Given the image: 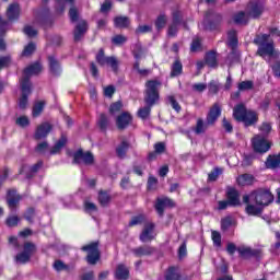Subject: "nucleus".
Masks as SVG:
<instances>
[{
	"label": "nucleus",
	"mask_w": 280,
	"mask_h": 280,
	"mask_svg": "<svg viewBox=\"0 0 280 280\" xmlns=\"http://www.w3.org/2000/svg\"><path fill=\"white\" fill-rule=\"evenodd\" d=\"M40 71H43V66L40 62H35L24 69L22 79L20 80V86L22 91V96L19 101L20 108H25L27 106V97H30L32 93V83L30 82V79L32 75H38Z\"/></svg>",
	"instance_id": "nucleus-1"
},
{
	"label": "nucleus",
	"mask_w": 280,
	"mask_h": 280,
	"mask_svg": "<svg viewBox=\"0 0 280 280\" xmlns=\"http://www.w3.org/2000/svg\"><path fill=\"white\" fill-rule=\"evenodd\" d=\"M270 34H262L256 36V38L254 39L255 45H258V56L267 61H269L270 58H277V56H279V52L277 51V49H275V42L272 40V38H270Z\"/></svg>",
	"instance_id": "nucleus-2"
},
{
	"label": "nucleus",
	"mask_w": 280,
	"mask_h": 280,
	"mask_svg": "<svg viewBox=\"0 0 280 280\" xmlns=\"http://www.w3.org/2000/svg\"><path fill=\"white\" fill-rule=\"evenodd\" d=\"M238 252V256L242 259H250V257H261V249H253L246 246H238L235 243H228L226 253L230 257H233Z\"/></svg>",
	"instance_id": "nucleus-3"
},
{
	"label": "nucleus",
	"mask_w": 280,
	"mask_h": 280,
	"mask_svg": "<svg viewBox=\"0 0 280 280\" xmlns=\"http://www.w3.org/2000/svg\"><path fill=\"white\" fill-rule=\"evenodd\" d=\"M161 81L149 80L145 83L144 102L149 106H154L159 100V89H161Z\"/></svg>",
	"instance_id": "nucleus-4"
},
{
	"label": "nucleus",
	"mask_w": 280,
	"mask_h": 280,
	"mask_svg": "<svg viewBox=\"0 0 280 280\" xmlns=\"http://www.w3.org/2000/svg\"><path fill=\"white\" fill-rule=\"evenodd\" d=\"M83 253H88L85 257L86 264L90 266H96V264L102 259V252L100 250V242H91L88 245L81 247Z\"/></svg>",
	"instance_id": "nucleus-5"
},
{
	"label": "nucleus",
	"mask_w": 280,
	"mask_h": 280,
	"mask_svg": "<svg viewBox=\"0 0 280 280\" xmlns=\"http://www.w3.org/2000/svg\"><path fill=\"white\" fill-rule=\"evenodd\" d=\"M250 196L258 207H269L275 202V195L268 188H258L252 191Z\"/></svg>",
	"instance_id": "nucleus-6"
},
{
	"label": "nucleus",
	"mask_w": 280,
	"mask_h": 280,
	"mask_svg": "<svg viewBox=\"0 0 280 280\" xmlns=\"http://www.w3.org/2000/svg\"><path fill=\"white\" fill-rule=\"evenodd\" d=\"M36 250H38L36 244L32 242H25L23 245V250L14 257L15 262L21 264L22 266L30 264L34 254H36Z\"/></svg>",
	"instance_id": "nucleus-7"
},
{
	"label": "nucleus",
	"mask_w": 280,
	"mask_h": 280,
	"mask_svg": "<svg viewBox=\"0 0 280 280\" xmlns=\"http://www.w3.org/2000/svg\"><path fill=\"white\" fill-rule=\"evenodd\" d=\"M252 145L255 152L266 154V152L272 148V142L261 135H256L254 136V139H252Z\"/></svg>",
	"instance_id": "nucleus-8"
},
{
	"label": "nucleus",
	"mask_w": 280,
	"mask_h": 280,
	"mask_svg": "<svg viewBox=\"0 0 280 280\" xmlns=\"http://www.w3.org/2000/svg\"><path fill=\"white\" fill-rule=\"evenodd\" d=\"M73 163L77 165H93L95 163V156L91 152H84L82 149L72 153Z\"/></svg>",
	"instance_id": "nucleus-9"
},
{
	"label": "nucleus",
	"mask_w": 280,
	"mask_h": 280,
	"mask_svg": "<svg viewBox=\"0 0 280 280\" xmlns=\"http://www.w3.org/2000/svg\"><path fill=\"white\" fill-rule=\"evenodd\" d=\"M245 10L249 19H259L264 14L265 7L259 0H250Z\"/></svg>",
	"instance_id": "nucleus-10"
},
{
	"label": "nucleus",
	"mask_w": 280,
	"mask_h": 280,
	"mask_svg": "<svg viewBox=\"0 0 280 280\" xmlns=\"http://www.w3.org/2000/svg\"><path fill=\"white\" fill-rule=\"evenodd\" d=\"M96 61L98 62V65H101V67H106L107 65V67H110L112 71L115 72H117V69L119 67V61L117 60V58L104 56L103 49H101L96 55Z\"/></svg>",
	"instance_id": "nucleus-11"
},
{
	"label": "nucleus",
	"mask_w": 280,
	"mask_h": 280,
	"mask_svg": "<svg viewBox=\"0 0 280 280\" xmlns=\"http://www.w3.org/2000/svg\"><path fill=\"white\" fill-rule=\"evenodd\" d=\"M156 229V224L149 222L145 223L142 232L139 235V240L140 242H142V244H148V242H153V240H155L156 234H154V230Z\"/></svg>",
	"instance_id": "nucleus-12"
},
{
	"label": "nucleus",
	"mask_w": 280,
	"mask_h": 280,
	"mask_svg": "<svg viewBox=\"0 0 280 280\" xmlns=\"http://www.w3.org/2000/svg\"><path fill=\"white\" fill-rule=\"evenodd\" d=\"M133 257L141 259V257H152L156 253V247L151 245H140L131 249Z\"/></svg>",
	"instance_id": "nucleus-13"
},
{
	"label": "nucleus",
	"mask_w": 280,
	"mask_h": 280,
	"mask_svg": "<svg viewBox=\"0 0 280 280\" xmlns=\"http://www.w3.org/2000/svg\"><path fill=\"white\" fill-rule=\"evenodd\" d=\"M221 22H222V15L220 13L209 11L205 16V21L202 25L205 30H212L213 24L218 25V23H221Z\"/></svg>",
	"instance_id": "nucleus-14"
},
{
	"label": "nucleus",
	"mask_w": 280,
	"mask_h": 280,
	"mask_svg": "<svg viewBox=\"0 0 280 280\" xmlns=\"http://www.w3.org/2000/svg\"><path fill=\"white\" fill-rule=\"evenodd\" d=\"M164 280H191L188 276L180 275L178 272V267L170 266L164 272Z\"/></svg>",
	"instance_id": "nucleus-15"
},
{
	"label": "nucleus",
	"mask_w": 280,
	"mask_h": 280,
	"mask_svg": "<svg viewBox=\"0 0 280 280\" xmlns=\"http://www.w3.org/2000/svg\"><path fill=\"white\" fill-rule=\"evenodd\" d=\"M155 211L160 218H163L165 215V208L166 207H174V200L170 198H158L155 201Z\"/></svg>",
	"instance_id": "nucleus-16"
},
{
	"label": "nucleus",
	"mask_w": 280,
	"mask_h": 280,
	"mask_svg": "<svg viewBox=\"0 0 280 280\" xmlns=\"http://www.w3.org/2000/svg\"><path fill=\"white\" fill-rule=\"evenodd\" d=\"M19 202H21V196L16 195V189H9L7 192V205L9 209L11 211H16Z\"/></svg>",
	"instance_id": "nucleus-17"
},
{
	"label": "nucleus",
	"mask_w": 280,
	"mask_h": 280,
	"mask_svg": "<svg viewBox=\"0 0 280 280\" xmlns=\"http://www.w3.org/2000/svg\"><path fill=\"white\" fill-rule=\"evenodd\" d=\"M225 197L230 203V207H242V201L240 200V190L231 187L226 190Z\"/></svg>",
	"instance_id": "nucleus-18"
},
{
	"label": "nucleus",
	"mask_w": 280,
	"mask_h": 280,
	"mask_svg": "<svg viewBox=\"0 0 280 280\" xmlns=\"http://www.w3.org/2000/svg\"><path fill=\"white\" fill-rule=\"evenodd\" d=\"M220 115H222V107L220 104L214 103L208 113L207 126H213L214 121H218V117H220Z\"/></svg>",
	"instance_id": "nucleus-19"
},
{
	"label": "nucleus",
	"mask_w": 280,
	"mask_h": 280,
	"mask_svg": "<svg viewBox=\"0 0 280 280\" xmlns=\"http://www.w3.org/2000/svg\"><path fill=\"white\" fill-rule=\"evenodd\" d=\"M132 124V116L128 112H124L116 118V126L118 130H126L127 126H130Z\"/></svg>",
	"instance_id": "nucleus-20"
},
{
	"label": "nucleus",
	"mask_w": 280,
	"mask_h": 280,
	"mask_svg": "<svg viewBox=\"0 0 280 280\" xmlns=\"http://www.w3.org/2000/svg\"><path fill=\"white\" fill-rule=\"evenodd\" d=\"M116 280L130 279V269L125 264H118L115 271Z\"/></svg>",
	"instance_id": "nucleus-21"
},
{
	"label": "nucleus",
	"mask_w": 280,
	"mask_h": 280,
	"mask_svg": "<svg viewBox=\"0 0 280 280\" xmlns=\"http://www.w3.org/2000/svg\"><path fill=\"white\" fill-rule=\"evenodd\" d=\"M248 113V110H246V107L244 105H237L234 108V119H236V121H243V124H250V120H248V118H245L246 114Z\"/></svg>",
	"instance_id": "nucleus-22"
},
{
	"label": "nucleus",
	"mask_w": 280,
	"mask_h": 280,
	"mask_svg": "<svg viewBox=\"0 0 280 280\" xmlns=\"http://www.w3.org/2000/svg\"><path fill=\"white\" fill-rule=\"evenodd\" d=\"M51 132V124L44 122L39 125L35 131V139H45Z\"/></svg>",
	"instance_id": "nucleus-23"
},
{
	"label": "nucleus",
	"mask_w": 280,
	"mask_h": 280,
	"mask_svg": "<svg viewBox=\"0 0 280 280\" xmlns=\"http://www.w3.org/2000/svg\"><path fill=\"white\" fill-rule=\"evenodd\" d=\"M233 21L236 23V25H248L250 22V15H248V12L240 11L233 15Z\"/></svg>",
	"instance_id": "nucleus-24"
},
{
	"label": "nucleus",
	"mask_w": 280,
	"mask_h": 280,
	"mask_svg": "<svg viewBox=\"0 0 280 280\" xmlns=\"http://www.w3.org/2000/svg\"><path fill=\"white\" fill-rule=\"evenodd\" d=\"M267 170H279L280 168V154L268 155L265 162Z\"/></svg>",
	"instance_id": "nucleus-25"
},
{
	"label": "nucleus",
	"mask_w": 280,
	"mask_h": 280,
	"mask_svg": "<svg viewBox=\"0 0 280 280\" xmlns=\"http://www.w3.org/2000/svg\"><path fill=\"white\" fill-rule=\"evenodd\" d=\"M65 145H67V136H61V138L54 144V147H51L49 154L51 156L60 154Z\"/></svg>",
	"instance_id": "nucleus-26"
},
{
	"label": "nucleus",
	"mask_w": 280,
	"mask_h": 280,
	"mask_svg": "<svg viewBox=\"0 0 280 280\" xmlns=\"http://www.w3.org/2000/svg\"><path fill=\"white\" fill-rule=\"evenodd\" d=\"M21 14V8L19 4L13 3L7 9V16L9 21H16Z\"/></svg>",
	"instance_id": "nucleus-27"
},
{
	"label": "nucleus",
	"mask_w": 280,
	"mask_h": 280,
	"mask_svg": "<svg viewBox=\"0 0 280 280\" xmlns=\"http://www.w3.org/2000/svg\"><path fill=\"white\" fill-rule=\"evenodd\" d=\"M40 167H43V162H37L36 164H34L33 166H28L27 164H23L20 167V174H36V172H38V170H40Z\"/></svg>",
	"instance_id": "nucleus-28"
},
{
	"label": "nucleus",
	"mask_w": 280,
	"mask_h": 280,
	"mask_svg": "<svg viewBox=\"0 0 280 280\" xmlns=\"http://www.w3.org/2000/svg\"><path fill=\"white\" fill-rule=\"evenodd\" d=\"M110 200H113V197L110 196V194H108V191L106 190L98 191V205H101V207L103 208L108 207V205H110Z\"/></svg>",
	"instance_id": "nucleus-29"
},
{
	"label": "nucleus",
	"mask_w": 280,
	"mask_h": 280,
	"mask_svg": "<svg viewBox=\"0 0 280 280\" xmlns=\"http://www.w3.org/2000/svg\"><path fill=\"white\" fill-rule=\"evenodd\" d=\"M236 183L240 187H250V185L257 183V179H255V176H238Z\"/></svg>",
	"instance_id": "nucleus-30"
},
{
	"label": "nucleus",
	"mask_w": 280,
	"mask_h": 280,
	"mask_svg": "<svg viewBox=\"0 0 280 280\" xmlns=\"http://www.w3.org/2000/svg\"><path fill=\"white\" fill-rule=\"evenodd\" d=\"M130 150V142L128 140L124 139L121 140L120 144L116 148V154L119 156V159H124L126 156V152Z\"/></svg>",
	"instance_id": "nucleus-31"
},
{
	"label": "nucleus",
	"mask_w": 280,
	"mask_h": 280,
	"mask_svg": "<svg viewBox=\"0 0 280 280\" xmlns=\"http://www.w3.org/2000/svg\"><path fill=\"white\" fill-rule=\"evenodd\" d=\"M52 268L56 272H71V267L61 259H56L52 264Z\"/></svg>",
	"instance_id": "nucleus-32"
},
{
	"label": "nucleus",
	"mask_w": 280,
	"mask_h": 280,
	"mask_svg": "<svg viewBox=\"0 0 280 280\" xmlns=\"http://www.w3.org/2000/svg\"><path fill=\"white\" fill-rule=\"evenodd\" d=\"M86 33V21H80L74 30V40H80Z\"/></svg>",
	"instance_id": "nucleus-33"
},
{
	"label": "nucleus",
	"mask_w": 280,
	"mask_h": 280,
	"mask_svg": "<svg viewBox=\"0 0 280 280\" xmlns=\"http://www.w3.org/2000/svg\"><path fill=\"white\" fill-rule=\"evenodd\" d=\"M245 212L247 215H261L264 213V207L262 206H255V205H247L245 208Z\"/></svg>",
	"instance_id": "nucleus-34"
},
{
	"label": "nucleus",
	"mask_w": 280,
	"mask_h": 280,
	"mask_svg": "<svg viewBox=\"0 0 280 280\" xmlns=\"http://www.w3.org/2000/svg\"><path fill=\"white\" fill-rule=\"evenodd\" d=\"M48 60L51 73H54V75H58V73H60V63L54 56L48 57Z\"/></svg>",
	"instance_id": "nucleus-35"
},
{
	"label": "nucleus",
	"mask_w": 280,
	"mask_h": 280,
	"mask_svg": "<svg viewBox=\"0 0 280 280\" xmlns=\"http://www.w3.org/2000/svg\"><path fill=\"white\" fill-rule=\"evenodd\" d=\"M228 45L229 47H232V49L237 47V32L232 30L228 33Z\"/></svg>",
	"instance_id": "nucleus-36"
},
{
	"label": "nucleus",
	"mask_w": 280,
	"mask_h": 280,
	"mask_svg": "<svg viewBox=\"0 0 280 280\" xmlns=\"http://www.w3.org/2000/svg\"><path fill=\"white\" fill-rule=\"evenodd\" d=\"M36 22L43 25L47 19H49V11L39 10L35 12Z\"/></svg>",
	"instance_id": "nucleus-37"
},
{
	"label": "nucleus",
	"mask_w": 280,
	"mask_h": 280,
	"mask_svg": "<svg viewBox=\"0 0 280 280\" xmlns=\"http://www.w3.org/2000/svg\"><path fill=\"white\" fill-rule=\"evenodd\" d=\"M245 119H248L249 124L247 122H244L245 126H254V124H257L258 121V116H257V113L253 112V110H248L245 116H244Z\"/></svg>",
	"instance_id": "nucleus-38"
},
{
	"label": "nucleus",
	"mask_w": 280,
	"mask_h": 280,
	"mask_svg": "<svg viewBox=\"0 0 280 280\" xmlns=\"http://www.w3.org/2000/svg\"><path fill=\"white\" fill-rule=\"evenodd\" d=\"M206 65L209 67L218 66V57L215 56V51H210L206 55Z\"/></svg>",
	"instance_id": "nucleus-39"
},
{
	"label": "nucleus",
	"mask_w": 280,
	"mask_h": 280,
	"mask_svg": "<svg viewBox=\"0 0 280 280\" xmlns=\"http://www.w3.org/2000/svg\"><path fill=\"white\" fill-rule=\"evenodd\" d=\"M115 27H128L130 25V20L126 16H118L114 20Z\"/></svg>",
	"instance_id": "nucleus-40"
},
{
	"label": "nucleus",
	"mask_w": 280,
	"mask_h": 280,
	"mask_svg": "<svg viewBox=\"0 0 280 280\" xmlns=\"http://www.w3.org/2000/svg\"><path fill=\"white\" fill-rule=\"evenodd\" d=\"M220 89H221V85H220V82H219V81L212 80V81H210V83L208 84V91H209V93H211L212 95H218V93H220Z\"/></svg>",
	"instance_id": "nucleus-41"
},
{
	"label": "nucleus",
	"mask_w": 280,
	"mask_h": 280,
	"mask_svg": "<svg viewBox=\"0 0 280 280\" xmlns=\"http://www.w3.org/2000/svg\"><path fill=\"white\" fill-rule=\"evenodd\" d=\"M45 108V101H38L33 106V117H39Z\"/></svg>",
	"instance_id": "nucleus-42"
},
{
	"label": "nucleus",
	"mask_w": 280,
	"mask_h": 280,
	"mask_svg": "<svg viewBox=\"0 0 280 280\" xmlns=\"http://www.w3.org/2000/svg\"><path fill=\"white\" fill-rule=\"evenodd\" d=\"M151 110H152V105L147 104L145 107H141L138 110V116L140 117V119H148L150 117Z\"/></svg>",
	"instance_id": "nucleus-43"
},
{
	"label": "nucleus",
	"mask_w": 280,
	"mask_h": 280,
	"mask_svg": "<svg viewBox=\"0 0 280 280\" xmlns=\"http://www.w3.org/2000/svg\"><path fill=\"white\" fill-rule=\"evenodd\" d=\"M183 73V63L176 60L172 66V78H176V75H180Z\"/></svg>",
	"instance_id": "nucleus-44"
},
{
	"label": "nucleus",
	"mask_w": 280,
	"mask_h": 280,
	"mask_svg": "<svg viewBox=\"0 0 280 280\" xmlns=\"http://www.w3.org/2000/svg\"><path fill=\"white\" fill-rule=\"evenodd\" d=\"M36 51V44L34 43H28L25 47L24 50L22 51V56L25 58H28V56H32Z\"/></svg>",
	"instance_id": "nucleus-45"
},
{
	"label": "nucleus",
	"mask_w": 280,
	"mask_h": 280,
	"mask_svg": "<svg viewBox=\"0 0 280 280\" xmlns=\"http://www.w3.org/2000/svg\"><path fill=\"white\" fill-rule=\"evenodd\" d=\"M167 25V16L165 14H160L155 21L156 30H163Z\"/></svg>",
	"instance_id": "nucleus-46"
},
{
	"label": "nucleus",
	"mask_w": 280,
	"mask_h": 280,
	"mask_svg": "<svg viewBox=\"0 0 280 280\" xmlns=\"http://www.w3.org/2000/svg\"><path fill=\"white\" fill-rule=\"evenodd\" d=\"M178 32V18L174 15L173 24L168 27V36L174 37Z\"/></svg>",
	"instance_id": "nucleus-47"
},
{
	"label": "nucleus",
	"mask_w": 280,
	"mask_h": 280,
	"mask_svg": "<svg viewBox=\"0 0 280 280\" xmlns=\"http://www.w3.org/2000/svg\"><path fill=\"white\" fill-rule=\"evenodd\" d=\"M233 226V219L231 217H225L221 220V231H229Z\"/></svg>",
	"instance_id": "nucleus-48"
},
{
	"label": "nucleus",
	"mask_w": 280,
	"mask_h": 280,
	"mask_svg": "<svg viewBox=\"0 0 280 280\" xmlns=\"http://www.w3.org/2000/svg\"><path fill=\"white\" fill-rule=\"evenodd\" d=\"M211 237L214 246H222V234H220V232L212 231Z\"/></svg>",
	"instance_id": "nucleus-49"
},
{
	"label": "nucleus",
	"mask_w": 280,
	"mask_h": 280,
	"mask_svg": "<svg viewBox=\"0 0 280 280\" xmlns=\"http://www.w3.org/2000/svg\"><path fill=\"white\" fill-rule=\"evenodd\" d=\"M159 185V179L156 177L150 176L147 184L148 191H154Z\"/></svg>",
	"instance_id": "nucleus-50"
},
{
	"label": "nucleus",
	"mask_w": 280,
	"mask_h": 280,
	"mask_svg": "<svg viewBox=\"0 0 280 280\" xmlns=\"http://www.w3.org/2000/svg\"><path fill=\"white\" fill-rule=\"evenodd\" d=\"M73 1H75V0H56L57 10L59 12H65V5H67V3L69 5H73Z\"/></svg>",
	"instance_id": "nucleus-51"
},
{
	"label": "nucleus",
	"mask_w": 280,
	"mask_h": 280,
	"mask_svg": "<svg viewBox=\"0 0 280 280\" xmlns=\"http://www.w3.org/2000/svg\"><path fill=\"white\" fill-rule=\"evenodd\" d=\"M19 221H20L19 217H16V215H11V217H9V218L5 219V224H7L10 229H12V228H14V226H19Z\"/></svg>",
	"instance_id": "nucleus-52"
},
{
	"label": "nucleus",
	"mask_w": 280,
	"mask_h": 280,
	"mask_svg": "<svg viewBox=\"0 0 280 280\" xmlns=\"http://www.w3.org/2000/svg\"><path fill=\"white\" fill-rule=\"evenodd\" d=\"M259 130L265 137H267V135L272 132V125H270V122H262L259 127Z\"/></svg>",
	"instance_id": "nucleus-53"
},
{
	"label": "nucleus",
	"mask_w": 280,
	"mask_h": 280,
	"mask_svg": "<svg viewBox=\"0 0 280 280\" xmlns=\"http://www.w3.org/2000/svg\"><path fill=\"white\" fill-rule=\"evenodd\" d=\"M205 130H207V125H205V121H202V119H198L195 128L196 135H202Z\"/></svg>",
	"instance_id": "nucleus-54"
},
{
	"label": "nucleus",
	"mask_w": 280,
	"mask_h": 280,
	"mask_svg": "<svg viewBox=\"0 0 280 280\" xmlns=\"http://www.w3.org/2000/svg\"><path fill=\"white\" fill-rule=\"evenodd\" d=\"M16 125L21 128H27V126H30V118H27L26 116H20L19 118H16Z\"/></svg>",
	"instance_id": "nucleus-55"
},
{
	"label": "nucleus",
	"mask_w": 280,
	"mask_h": 280,
	"mask_svg": "<svg viewBox=\"0 0 280 280\" xmlns=\"http://www.w3.org/2000/svg\"><path fill=\"white\" fill-rule=\"evenodd\" d=\"M98 125L101 130H106V128H108V117L102 114L98 120Z\"/></svg>",
	"instance_id": "nucleus-56"
},
{
	"label": "nucleus",
	"mask_w": 280,
	"mask_h": 280,
	"mask_svg": "<svg viewBox=\"0 0 280 280\" xmlns=\"http://www.w3.org/2000/svg\"><path fill=\"white\" fill-rule=\"evenodd\" d=\"M253 89V81H243L238 84V91H250Z\"/></svg>",
	"instance_id": "nucleus-57"
},
{
	"label": "nucleus",
	"mask_w": 280,
	"mask_h": 280,
	"mask_svg": "<svg viewBox=\"0 0 280 280\" xmlns=\"http://www.w3.org/2000/svg\"><path fill=\"white\" fill-rule=\"evenodd\" d=\"M36 213V210L34 208H27L24 218L27 220V222H32L34 220V215Z\"/></svg>",
	"instance_id": "nucleus-58"
},
{
	"label": "nucleus",
	"mask_w": 280,
	"mask_h": 280,
	"mask_svg": "<svg viewBox=\"0 0 280 280\" xmlns=\"http://www.w3.org/2000/svg\"><path fill=\"white\" fill-rule=\"evenodd\" d=\"M133 55L136 60H139L143 56V48H141V44H136L133 48Z\"/></svg>",
	"instance_id": "nucleus-59"
},
{
	"label": "nucleus",
	"mask_w": 280,
	"mask_h": 280,
	"mask_svg": "<svg viewBox=\"0 0 280 280\" xmlns=\"http://www.w3.org/2000/svg\"><path fill=\"white\" fill-rule=\"evenodd\" d=\"M192 91H195L196 93H202L203 91H207V83L192 84Z\"/></svg>",
	"instance_id": "nucleus-60"
},
{
	"label": "nucleus",
	"mask_w": 280,
	"mask_h": 280,
	"mask_svg": "<svg viewBox=\"0 0 280 280\" xmlns=\"http://www.w3.org/2000/svg\"><path fill=\"white\" fill-rule=\"evenodd\" d=\"M80 280H95V271L90 270L80 276Z\"/></svg>",
	"instance_id": "nucleus-61"
},
{
	"label": "nucleus",
	"mask_w": 280,
	"mask_h": 280,
	"mask_svg": "<svg viewBox=\"0 0 280 280\" xmlns=\"http://www.w3.org/2000/svg\"><path fill=\"white\" fill-rule=\"evenodd\" d=\"M128 39L124 35H116L113 37L112 42L114 45H124Z\"/></svg>",
	"instance_id": "nucleus-62"
},
{
	"label": "nucleus",
	"mask_w": 280,
	"mask_h": 280,
	"mask_svg": "<svg viewBox=\"0 0 280 280\" xmlns=\"http://www.w3.org/2000/svg\"><path fill=\"white\" fill-rule=\"evenodd\" d=\"M178 257L179 259H183L184 257H187V243H182V245L178 248Z\"/></svg>",
	"instance_id": "nucleus-63"
},
{
	"label": "nucleus",
	"mask_w": 280,
	"mask_h": 280,
	"mask_svg": "<svg viewBox=\"0 0 280 280\" xmlns=\"http://www.w3.org/2000/svg\"><path fill=\"white\" fill-rule=\"evenodd\" d=\"M143 223V215H136L129 222V226H137V224Z\"/></svg>",
	"instance_id": "nucleus-64"
}]
</instances>
